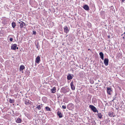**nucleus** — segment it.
I'll use <instances>...</instances> for the list:
<instances>
[{
	"instance_id": "15",
	"label": "nucleus",
	"mask_w": 125,
	"mask_h": 125,
	"mask_svg": "<svg viewBox=\"0 0 125 125\" xmlns=\"http://www.w3.org/2000/svg\"><path fill=\"white\" fill-rule=\"evenodd\" d=\"M57 114L60 118H61L62 117V115L61 112L59 111H58L57 112Z\"/></svg>"
},
{
	"instance_id": "33",
	"label": "nucleus",
	"mask_w": 125,
	"mask_h": 125,
	"mask_svg": "<svg viewBox=\"0 0 125 125\" xmlns=\"http://www.w3.org/2000/svg\"><path fill=\"white\" fill-rule=\"evenodd\" d=\"M121 1V2L122 3L124 2L125 1V0H120Z\"/></svg>"
},
{
	"instance_id": "28",
	"label": "nucleus",
	"mask_w": 125,
	"mask_h": 125,
	"mask_svg": "<svg viewBox=\"0 0 125 125\" xmlns=\"http://www.w3.org/2000/svg\"><path fill=\"white\" fill-rule=\"evenodd\" d=\"M63 95V94L62 95H59V94H57V98H59V97L61 98L62 97V96Z\"/></svg>"
},
{
	"instance_id": "41",
	"label": "nucleus",
	"mask_w": 125,
	"mask_h": 125,
	"mask_svg": "<svg viewBox=\"0 0 125 125\" xmlns=\"http://www.w3.org/2000/svg\"><path fill=\"white\" fill-rule=\"evenodd\" d=\"M16 49H19L18 47H17V46Z\"/></svg>"
},
{
	"instance_id": "46",
	"label": "nucleus",
	"mask_w": 125,
	"mask_h": 125,
	"mask_svg": "<svg viewBox=\"0 0 125 125\" xmlns=\"http://www.w3.org/2000/svg\"><path fill=\"white\" fill-rule=\"evenodd\" d=\"M114 100H113H113H112V101H114Z\"/></svg>"
},
{
	"instance_id": "26",
	"label": "nucleus",
	"mask_w": 125,
	"mask_h": 125,
	"mask_svg": "<svg viewBox=\"0 0 125 125\" xmlns=\"http://www.w3.org/2000/svg\"><path fill=\"white\" fill-rule=\"evenodd\" d=\"M42 107V106H41V105H39L36 107V108H37L39 110H40L41 109V107Z\"/></svg>"
},
{
	"instance_id": "6",
	"label": "nucleus",
	"mask_w": 125,
	"mask_h": 125,
	"mask_svg": "<svg viewBox=\"0 0 125 125\" xmlns=\"http://www.w3.org/2000/svg\"><path fill=\"white\" fill-rule=\"evenodd\" d=\"M70 28H68L66 26L63 27L64 32L66 33H67L69 32L70 30Z\"/></svg>"
},
{
	"instance_id": "34",
	"label": "nucleus",
	"mask_w": 125,
	"mask_h": 125,
	"mask_svg": "<svg viewBox=\"0 0 125 125\" xmlns=\"http://www.w3.org/2000/svg\"><path fill=\"white\" fill-rule=\"evenodd\" d=\"M13 39L12 38H10V40L11 42H12L13 41Z\"/></svg>"
},
{
	"instance_id": "22",
	"label": "nucleus",
	"mask_w": 125,
	"mask_h": 125,
	"mask_svg": "<svg viewBox=\"0 0 125 125\" xmlns=\"http://www.w3.org/2000/svg\"><path fill=\"white\" fill-rule=\"evenodd\" d=\"M11 25L12 27L13 28H14L16 25L15 23L14 22H13L12 23Z\"/></svg>"
},
{
	"instance_id": "1",
	"label": "nucleus",
	"mask_w": 125,
	"mask_h": 125,
	"mask_svg": "<svg viewBox=\"0 0 125 125\" xmlns=\"http://www.w3.org/2000/svg\"><path fill=\"white\" fill-rule=\"evenodd\" d=\"M61 92L63 94H65L69 91V89L68 87H64L61 89Z\"/></svg>"
},
{
	"instance_id": "29",
	"label": "nucleus",
	"mask_w": 125,
	"mask_h": 125,
	"mask_svg": "<svg viewBox=\"0 0 125 125\" xmlns=\"http://www.w3.org/2000/svg\"><path fill=\"white\" fill-rule=\"evenodd\" d=\"M110 8L111 9V10L112 9V11L114 10H115L114 8V7L113 6H111L110 7Z\"/></svg>"
},
{
	"instance_id": "23",
	"label": "nucleus",
	"mask_w": 125,
	"mask_h": 125,
	"mask_svg": "<svg viewBox=\"0 0 125 125\" xmlns=\"http://www.w3.org/2000/svg\"><path fill=\"white\" fill-rule=\"evenodd\" d=\"M30 73V72L28 71H26L25 72V73L26 74V75L27 76H28L29 75V73Z\"/></svg>"
},
{
	"instance_id": "17",
	"label": "nucleus",
	"mask_w": 125,
	"mask_h": 125,
	"mask_svg": "<svg viewBox=\"0 0 125 125\" xmlns=\"http://www.w3.org/2000/svg\"><path fill=\"white\" fill-rule=\"evenodd\" d=\"M114 113L113 112H109L108 113V115L110 117H112V116L114 117L115 116V115H114Z\"/></svg>"
},
{
	"instance_id": "30",
	"label": "nucleus",
	"mask_w": 125,
	"mask_h": 125,
	"mask_svg": "<svg viewBox=\"0 0 125 125\" xmlns=\"http://www.w3.org/2000/svg\"><path fill=\"white\" fill-rule=\"evenodd\" d=\"M36 31H33V33L32 34L34 35H36Z\"/></svg>"
},
{
	"instance_id": "13",
	"label": "nucleus",
	"mask_w": 125,
	"mask_h": 125,
	"mask_svg": "<svg viewBox=\"0 0 125 125\" xmlns=\"http://www.w3.org/2000/svg\"><path fill=\"white\" fill-rule=\"evenodd\" d=\"M99 54L101 58L103 60H104V54L102 52H100L99 53Z\"/></svg>"
},
{
	"instance_id": "44",
	"label": "nucleus",
	"mask_w": 125,
	"mask_h": 125,
	"mask_svg": "<svg viewBox=\"0 0 125 125\" xmlns=\"http://www.w3.org/2000/svg\"><path fill=\"white\" fill-rule=\"evenodd\" d=\"M62 28H61V29H60V30H61V31H62Z\"/></svg>"
},
{
	"instance_id": "31",
	"label": "nucleus",
	"mask_w": 125,
	"mask_h": 125,
	"mask_svg": "<svg viewBox=\"0 0 125 125\" xmlns=\"http://www.w3.org/2000/svg\"><path fill=\"white\" fill-rule=\"evenodd\" d=\"M62 108L63 109H65L66 108V106L64 105H63L62 106Z\"/></svg>"
},
{
	"instance_id": "37",
	"label": "nucleus",
	"mask_w": 125,
	"mask_h": 125,
	"mask_svg": "<svg viewBox=\"0 0 125 125\" xmlns=\"http://www.w3.org/2000/svg\"><path fill=\"white\" fill-rule=\"evenodd\" d=\"M108 38H110V36L109 35L108 36Z\"/></svg>"
},
{
	"instance_id": "8",
	"label": "nucleus",
	"mask_w": 125,
	"mask_h": 125,
	"mask_svg": "<svg viewBox=\"0 0 125 125\" xmlns=\"http://www.w3.org/2000/svg\"><path fill=\"white\" fill-rule=\"evenodd\" d=\"M83 8L86 11L89 10H90L89 7L87 5L85 4L83 5Z\"/></svg>"
},
{
	"instance_id": "42",
	"label": "nucleus",
	"mask_w": 125,
	"mask_h": 125,
	"mask_svg": "<svg viewBox=\"0 0 125 125\" xmlns=\"http://www.w3.org/2000/svg\"><path fill=\"white\" fill-rule=\"evenodd\" d=\"M125 34V32L123 33V34H122L121 35L122 36V35H123V34Z\"/></svg>"
},
{
	"instance_id": "48",
	"label": "nucleus",
	"mask_w": 125,
	"mask_h": 125,
	"mask_svg": "<svg viewBox=\"0 0 125 125\" xmlns=\"http://www.w3.org/2000/svg\"><path fill=\"white\" fill-rule=\"evenodd\" d=\"M92 102L93 103V100H92Z\"/></svg>"
},
{
	"instance_id": "14",
	"label": "nucleus",
	"mask_w": 125,
	"mask_h": 125,
	"mask_svg": "<svg viewBox=\"0 0 125 125\" xmlns=\"http://www.w3.org/2000/svg\"><path fill=\"white\" fill-rule=\"evenodd\" d=\"M16 123H21L22 121L20 118H18L16 120Z\"/></svg>"
},
{
	"instance_id": "16",
	"label": "nucleus",
	"mask_w": 125,
	"mask_h": 125,
	"mask_svg": "<svg viewBox=\"0 0 125 125\" xmlns=\"http://www.w3.org/2000/svg\"><path fill=\"white\" fill-rule=\"evenodd\" d=\"M25 67L24 65H21L20 67V71H22L24 69H25Z\"/></svg>"
},
{
	"instance_id": "12",
	"label": "nucleus",
	"mask_w": 125,
	"mask_h": 125,
	"mask_svg": "<svg viewBox=\"0 0 125 125\" xmlns=\"http://www.w3.org/2000/svg\"><path fill=\"white\" fill-rule=\"evenodd\" d=\"M35 44L36 47V48L38 50H39L40 48V46L38 42L37 43H35Z\"/></svg>"
},
{
	"instance_id": "5",
	"label": "nucleus",
	"mask_w": 125,
	"mask_h": 125,
	"mask_svg": "<svg viewBox=\"0 0 125 125\" xmlns=\"http://www.w3.org/2000/svg\"><path fill=\"white\" fill-rule=\"evenodd\" d=\"M74 77L73 74L70 73H68L67 76V79L68 80L72 79Z\"/></svg>"
},
{
	"instance_id": "20",
	"label": "nucleus",
	"mask_w": 125,
	"mask_h": 125,
	"mask_svg": "<svg viewBox=\"0 0 125 125\" xmlns=\"http://www.w3.org/2000/svg\"><path fill=\"white\" fill-rule=\"evenodd\" d=\"M29 100L28 99H26L24 100L25 104L26 105L29 104H30Z\"/></svg>"
},
{
	"instance_id": "19",
	"label": "nucleus",
	"mask_w": 125,
	"mask_h": 125,
	"mask_svg": "<svg viewBox=\"0 0 125 125\" xmlns=\"http://www.w3.org/2000/svg\"><path fill=\"white\" fill-rule=\"evenodd\" d=\"M56 87H54L52 88L51 89L52 93H54L56 92Z\"/></svg>"
},
{
	"instance_id": "52",
	"label": "nucleus",
	"mask_w": 125,
	"mask_h": 125,
	"mask_svg": "<svg viewBox=\"0 0 125 125\" xmlns=\"http://www.w3.org/2000/svg\"><path fill=\"white\" fill-rule=\"evenodd\" d=\"M102 67H103V66H102Z\"/></svg>"
},
{
	"instance_id": "11",
	"label": "nucleus",
	"mask_w": 125,
	"mask_h": 125,
	"mask_svg": "<svg viewBox=\"0 0 125 125\" xmlns=\"http://www.w3.org/2000/svg\"><path fill=\"white\" fill-rule=\"evenodd\" d=\"M12 44L11 47V49L14 50H15L16 49V47L17 46V45L15 44Z\"/></svg>"
},
{
	"instance_id": "10",
	"label": "nucleus",
	"mask_w": 125,
	"mask_h": 125,
	"mask_svg": "<svg viewBox=\"0 0 125 125\" xmlns=\"http://www.w3.org/2000/svg\"><path fill=\"white\" fill-rule=\"evenodd\" d=\"M40 58V56H38L36 58L35 62L38 64H39L41 61Z\"/></svg>"
},
{
	"instance_id": "47",
	"label": "nucleus",
	"mask_w": 125,
	"mask_h": 125,
	"mask_svg": "<svg viewBox=\"0 0 125 125\" xmlns=\"http://www.w3.org/2000/svg\"><path fill=\"white\" fill-rule=\"evenodd\" d=\"M31 0H30V2L31 1Z\"/></svg>"
},
{
	"instance_id": "18",
	"label": "nucleus",
	"mask_w": 125,
	"mask_h": 125,
	"mask_svg": "<svg viewBox=\"0 0 125 125\" xmlns=\"http://www.w3.org/2000/svg\"><path fill=\"white\" fill-rule=\"evenodd\" d=\"M98 118L100 119H101L102 118V115L101 113H98L96 114Z\"/></svg>"
},
{
	"instance_id": "32",
	"label": "nucleus",
	"mask_w": 125,
	"mask_h": 125,
	"mask_svg": "<svg viewBox=\"0 0 125 125\" xmlns=\"http://www.w3.org/2000/svg\"><path fill=\"white\" fill-rule=\"evenodd\" d=\"M91 123H92L93 124H94V125H96V123L95 122V121H92L91 122Z\"/></svg>"
},
{
	"instance_id": "35",
	"label": "nucleus",
	"mask_w": 125,
	"mask_h": 125,
	"mask_svg": "<svg viewBox=\"0 0 125 125\" xmlns=\"http://www.w3.org/2000/svg\"><path fill=\"white\" fill-rule=\"evenodd\" d=\"M113 100H115L116 99V97L115 96H114L113 97Z\"/></svg>"
},
{
	"instance_id": "25",
	"label": "nucleus",
	"mask_w": 125,
	"mask_h": 125,
	"mask_svg": "<svg viewBox=\"0 0 125 125\" xmlns=\"http://www.w3.org/2000/svg\"><path fill=\"white\" fill-rule=\"evenodd\" d=\"M89 81L90 83L92 84H93L94 83V81L92 79H89Z\"/></svg>"
},
{
	"instance_id": "3",
	"label": "nucleus",
	"mask_w": 125,
	"mask_h": 125,
	"mask_svg": "<svg viewBox=\"0 0 125 125\" xmlns=\"http://www.w3.org/2000/svg\"><path fill=\"white\" fill-rule=\"evenodd\" d=\"M107 94L110 95H111L112 93L113 92L112 89L111 88L109 87H107Z\"/></svg>"
},
{
	"instance_id": "24",
	"label": "nucleus",
	"mask_w": 125,
	"mask_h": 125,
	"mask_svg": "<svg viewBox=\"0 0 125 125\" xmlns=\"http://www.w3.org/2000/svg\"><path fill=\"white\" fill-rule=\"evenodd\" d=\"M45 109L47 111H51L50 108L48 106H47L45 107Z\"/></svg>"
},
{
	"instance_id": "38",
	"label": "nucleus",
	"mask_w": 125,
	"mask_h": 125,
	"mask_svg": "<svg viewBox=\"0 0 125 125\" xmlns=\"http://www.w3.org/2000/svg\"><path fill=\"white\" fill-rule=\"evenodd\" d=\"M116 95H117V94H116V93H115V96H116Z\"/></svg>"
},
{
	"instance_id": "9",
	"label": "nucleus",
	"mask_w": 125,
	"mask_h": 125,
	"mask_svg": "<svg viewBox=\"0 0 125 125\" xmlns=\"http://www.w3.org/2000/svg\"><path fill=\"white\" fill-rule=\"evenodd\" d=\"M109 62V59L107 58H105L104 59V63L105 65L107 66L108 65Z\"/></svg>"
},
{
	"instance_id": "51",
	"label": "nucleus",
	"mask_w": 125,
	"mask_h": 125,
	"mask_svg": "<svg viewBox=\"0 0 125 125\" xmlns=\"http://www.w3.org/2000/svg\"><path fill=\"white\" fill-rule=\"evenodd\" d=\"M90 50V49H88V50Z\"/></svg>"
},
{
	"instance_id": "43",
	"label": "nucleus",
	"mask_w": 125,
	"mask_h": 125,
	"mask_svg": "<svg viewBox=\"0 0 125 125\" xmlns=\"http://www.w3.org/2000/svg\"><path fill=\"white\" fill-rule=\"evenodd\" d=\"M101 14H103V13H102H102H104V12H103V11H101Z\"/></svg>"
},
{
	"instance_id": "7",
	"label": "nucleus",
	"mask_w": 125,
	"mask_h": 125,
	"mask_svg": "<svg viewBox=\"0 0 125 125\" xmlns=\"http://www.w3.org/2000/svg\"><path fill=\"white\" fill-rule=\"evenodd\" d=\"M74 81H73V80L70 83V85L71 87V89L72 90H75V86H74Z\"/></svg>"
},
{
	"instance_id": "45",
	"label": "nucleus",
	"mask_w": 125,
	"mask_h": 125,
	"mask_svg": "<svg viewBox=\"0 0 125 125\" xmlns=\"http://www.w3.org/2000/svg\"><path fill=\"white\" fill-rule=\"evenodd\" d=\"M76 66H78V65H77V64L76 65Z\"/></svg>"
},
{
	"instance_id": "49",
	"label": "nucleus",
	"mask_w": 125,
	"mask_h": 125,
	"mask_svg": "<svg viewBox=\"0 0 125 125\" xmlns=\"http://www.w3.org/2000/svg\"><path fill=\"white\" fill-rule=\"evenodd\" d=\"M17 105H18V104H17Z\"/></svg>"
},
{
	"instance_id": "21",
	"label": "nucleus",
	"mask_w": 125,
	"mask_h": 125,
	"mask_svg": "<svg viewBox=\"0 0 125 125\" xmlns=\"http://www.w3.org/2000/svg\"><path fill=\"white\" fill-rule=\"evenodd\" d=\"M15 102V100L14 99H12L10 98L9 99V102L11 103H14Z\"/></svg>"
},
{
	"instance_id": "2",
	"label": "nucleus",
	"mask_w": 125,
	"mask_h": 125,
	"mask_svg": "<svg viewBox=\"0 0 125 125\" xmlns=\"http://www.w3.org/2000/svg\"><path fill=\"white\" fill-rule=\"evenodd\" d=\"M89 107L91 109V110L94 112H97L98 113V111L97 110L96 108L93 105H89Z\"/></svg>"
},
{
	"instance_id": "39",
	"label": "nucleus",
	"mask_w": 125,
	"mask_h": 125,
	"mask_svg": "<svg viewBox=\"0 0 125 125\" xmlns=\"http://www.w3.org/2000/svg\"><path fill=\"white\" fill-rule=\"evenodd\" d=\"M101 62V63H102V64H103V62H102L101 61V62Z\"/></svg>"
},
{
	"instance_id": "4",
	"label": "nucleus",
	"mask_w": 125,
	"mask_h": 125,
	"mask_svg": "<svg viewBox=\"0 0 125 125\" xmlns=\"http://www.w3.org/2000/svg\"><path fill=\"white\" fill-rule=\"evenodd\" d=\"M19 21H20V22H19V23L20 24L19 26L20 28L22 29L23 28H24V26H25V27L26 26V25L24 22L22 21H21L20 20Z\"/></svg>"
},
{
	"instance_id": "50",
	"label": "nucleus",
	"mask_w": 125,
	"mask_h": 125,
	"mask_svg": "<svg viewBox=\"0 0 125 125\" xmlns=\"http://www.w3.org/2000/svg\"><path fill=\"white\" fill-rule=\"evenodd\" d=\"M18 22L19 23V22H20L18 21Z\"/></svg>"
},
{
	"instance_id": "27",
	"label": "nucleus",
	"mask_w": 125,
	"mask_h": 125,
	"mask_svg": "<svg viewBox=\"0 0 125 125\" xmlns=\"http://www.w3.org/2000/svg\"><path fill=\"white\" fill-rule=\"evenodd\" d=\"M87 25L89 28H91L92 27V25L90 22H88Z\"/></svg>"
},
{
	"instance_id": "40",
	"label": "nucleus",
	"mask_w": 125,
	"mask_h": 125,
	"mask_svg": "<svg viewBox=\"0 0 125 125\" xmlns=\"http://www.w3.org/2000/svg\"><path fill=\"white\" fill-rule=\"evenodd\" d=\"M123 39H125V37H123Z\"/></svg>"
},
{
	"instance_id": "36",
	"label": "nucleus",
	"mask_w": 125,
	"mask_h": 125,
	"mask_svg": "<svg viewBox=\"0 0 125 125\" xmlns=\"http://www.w3.org/2000/svg\"><path fill=\"white\" fill-rule=\"evenodd\" d=\"M116 109L117 110H118V109H119V107H117L116 108Z\"/></svg>"
}]
</instances>
